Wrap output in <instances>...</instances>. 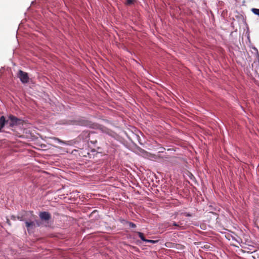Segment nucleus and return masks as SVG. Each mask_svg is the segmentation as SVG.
<instances>
[{
	"label": "nucleus",
	"instance_id": "nucleus-1",
	"mask_svg": "<svg viewBox=\"0 0 259 259\" xmlns=\"http://www.w3.org/2000/svg\"><path fill=\"white\" fill-rule=\"evenodd\" d=\"M20 121V120L19 119L13 116H10L8 119H6L5 117L2 116L0 118V132L5 125H8L10 127H13L14 125L19 123Z\"/></svg>",
	"mask_w": 259,
	"mask_h": 259
},
{
	"label": "nucleus",
	"instance_id": "nucleus-2",
	"mask_svg": "<svg viewBox=\"0 0 259 259\" xmlns=\"http://www.w3.org/2000/svg\"><path fill=\"white\" fill-rule=\"evenodd\" d=\"M65 123L67 124L88 126L91 128H94L95 126V124L94 122L84 119H81L78 120H68Z\"/></svg>",
	"mask_w": 259,
	"mask_h": 259
},
{
	"label": "nucleus",
	"instance_id": "nucleus-3",
	"mask_svg": "<svg viewBox=\"0 0 259 259\" xmlns=\"http://www.w3.org/2000/svg\"><path fill=\"white\" fill-rule=\"evenodd\" d=\"M192 216L191 214L187 212H181L179 214V229H185L187 227L190 222L189 218Z\"/></svg>",
	"mask_w": 259,
	"mask_h": 259
},
{
	"label": "nucleus",
	"instance_id": "nucleus-4",
	"mask_svg": "<svg viewBox=\"0 0 259 259\" xmlns=\"http://www.w3.org/2000/svg\"><path fill=\"white\" fill-rule=\"evenodd\" d=\"M18 77H19L22 82L25 83H27L29 81V77L28 74L22 70H19Z\"/></svg>",
	"mask_w": 259,
	"mask_h": 259
},
{
	"label": "nucleus",
	"instance_id": "nucleus-5",
	"mask_svg": "<svg viewBox=\"0 0 259 259\" xmlns=\"http://www.w3.org/2000/svg\"><path fill=\"white\" fill-rule=\"evenodd\" d=\"M39 218L42 221H48L51 218V215L49 212H40L39 214Z\"/></svg>",
	"mask_w": 259,
	"mask_h": 259
},
{
	"label": "nucleus",
	"instance_id": "nucleus-6",
	"mask_svg": "<svg viewBox=\"0 0 259 259\" xmlns=\"http://www.w3.org/2000/svg\"><path fill=\"white\" fill-rule=\"evenodd\" d=\"M90 133L88 131H83L80 135L79 138L83 140L89 141Z\"/></svg>",
	"mask_w": 259,
	"mask_h": 259
},
{
	"label": "nucleus",
	"instance_id": "nucleus-7",
	"mask_svg": "<svg viewBox=\"0 0 259 259\" xmlns=\"http://www.w3.org/2000/svg\"><path fill=\"white\" fill-rule=\"evenodd\" d=\"M53 139L55 141H57L59 143H60V144H65L67 145H71L72 144V141H62V140L59 139L58 138H55V137Z\"/></svg>",
	"mask_w": 259,
	"mask_h": 259
},
{
	"label": "nucleus",
	"instance_id": "nucleus-8",
	"mask_svg": "<svg viewBox=\"0 0 259 259\" xmlns=\"http://www.w3.org/2000/svg\"><path fill=\"white\" fill-rule=\"evenodd\" d=\"M26 227L28 230L33 229L35 227V223L34 222H25Z\"/></svg>",
	"mask_w": 259,
	"mask_h": 259
},
{
	"label": "nucleus",
	"instance_id": "nucleus-9",
	"mask_svg": "<svg viewBox=\"0 0 259 259\" xmlns=\"http://www.w3.org/2000/svg\"><path fill=\"white\" fill-rule=\"evenodd\" d=\"M183 177L185 178V179L187 180V177L189 178L191 180H192L194 177L193 175L188 171H184V172L183 173Z\"/></svg>",
	"mask_w": 259,
	"mask_h": 259
},
{
	"label": "nucleus",
	"instance_id": "nucleus-10",
	"mask_svg": "<svg viewBox=\"0 0 259 259\" xmlns=\"http://www.w3.org/2000/svg\"><path fill=\"white\" fill-rule=\"evenodd\" d=\"M137 233L138 234L139 237L141 239V240L145 242L146 239L145 238L143 233L140 232H137Z\"/></svg>",
	"mask_w": 259,
	"mask_h": 259
},
{
	"label": "nucleus",
	"instance_id": "nucleus-11",
	"mask_svg": "<svg viewBox=\"0 0 259 259\" xmlns=\"http://www.w3.org/2000/svg\"><path fill=\"white\" fill-rule=\"evenodd\" d=\"M251 11L255 15H256L259 16V9L252 8L251 9Z\"/></svg>",
	"mask_w": 259,
	"mask_h": 259
},
{
	"label": "nucleus",
	"instance_id": "nucleus-12",
	"mask_svg": "<svg viewBox=\"0 0 259 259\" xmlns=\"http://www.w3.org/2000/svg\"><path fill=\"white\" fill-rule=\"evenodd\" d=\"M135 1V0H127L126 2V5L128 6L133 5Z\"/></svg>",
	"mask_w": 259,
	"mask_h": 259
},
{
	"label": "nucleus",
	"instance_id": "nucleus-13",
	"mask_svg": "<svg viewBox=\"0 0 259 259\" xmlns=\"http://www.w3.org/2000/svg\"><path fill=\"white\" fill-rule=\"evenodd\" d=\"M145 242H149V243H155L158 242V240H149V239H146Z\"/></svg>",
	"mask_w": 259,
	"mask_h": 259
},
{
	"label": "nucleus",
	"instance_id": "nucleus-14",
	"mask_svg": "<svg viewBox=\"0 0 259 259\" xmlns=\"http://www.w3.org/2000/svg\"><path fill=\"white\" fill-rule=\"evenodd\" d=\"M128 224L131 228H135L136 227V225L134 223L128 222Z\"/></svg>",
	"mask_w": 259,
	"mask_h": 259
},
{
	"label": "nucleus",
	"instance_id": "nucleus-15",
	"mask_svg": "<svg viewBox=\"0 0 259 259\" xmlns=\"http://www.w3.org/2000/svg\"><path fill=\"white\" fill-rule=\"evenodd\" d=\"M7 223L9 225L11 226V224L9 219H7Z\"/></svg>",
	"mask_w": 259,
	"mask_h": 259
},
{
	"label": "nucleus",
	"instance_id": "nucleus-16",
	"mask_svg": "<svg viewBox=\"0 0 259 259\" xmlns=\"http://www.w3.org/2000/svg\"><path fill=\"white\" fill-rule=\"evenodd\" d=\"M184 247V246L183 245H181L179 244V250L183 249Z\"/></svg>",
	"mask_w": 259,
	"mask_h": 259
},
{
	"label": "nucleus",
	"instance_id": "nucleus-17",
	"mask_svg": "<svg viewBox=\"0 0 259 259\" xmlns=\"http://www.w3.org/2000/svg\"><path fill=\"white\" fill-rule=\"evenodd\" d=\"M90 142H91V143H93V144H95L97 142V140H95V141H91Z\"/></svg>",
	"mask_w": 259,
	"mask_h": 259
},
{
	"label": "nucleus",
	"instance_id": "nucleus-18",
	"mask_svg": "<svg viewBox=\"0 0 259 259\" xmlns=\"http://www.w3.org/2000/svg\"><path fill=\"white\" fill-rule=\"evenodd\" d=\"M174 225H175L176 226H178V225L176 223H174Z\"/></svg>",
	"mask_w": 259,
	"mask_h": 259
},
{
	"label": "nucleus",
	"instance_id": "nucleus-19",
	"mask_svg": "<svg viewBox=\"0 0 259 259\" xmlns=\"http://www.w3.org/2000/svg\"><path fill=\"white\" fill-rule=\"evenodd\" d=\"M18 219L20 220V221H22V220L20 219L19 217H18Z\"/></svg>",
	"mask_w": 259,
	"mask_h": 259
},
{
	"label": "nucleus",
	"instance_id": "nucleus-20",
	"mask_svg": "<svg viewBox=\"0 0 259 259\" xmlns=\"http://www.w3.org/2000/svg\"><path fill=\"white\" fill-rule=\"evenodd\" d=\"M180 253H181L180 252H179V256H181ZM179 259H180V257H179Z\"/></svg>",
	"mask_w": 259,
	"mask_h": 259
},
{
	"label": "nucleus",
	"instance_id": "nucleus-21",
	"mask_svg": "<svg viewBox=\"0 0 259 259\" xmlns=\"http://www.w3.org/2000/svg\"><path fill=\"white\" fill-rule=\"evenodd\" d=\"M179 146H181V143H180V142H179Z\"/></svg>",
	"mask_w": 259,
	"mask_h": 259
}]
</instances>
